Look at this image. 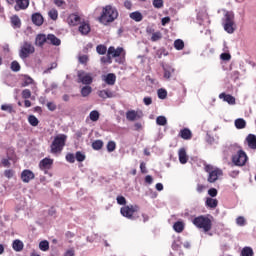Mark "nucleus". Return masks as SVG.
I'll return each mask as SVG.
<instances>
[{
	"label": "nucleus",
	"mask_w": 256,
	"mask_h": 256,
	"mask_svg": "<svg viewBox=\"0 0 256 256\" xmlns=\"http://www.w3.org/2000/svg\"><path fill=\"white\" fill-rule=\"evenodd\" d=\"M92 91H93V88H91V86L89 85H86L81 89V95L82 97H89Z\"/></svg>",
	"instance_id": "obj_33"
},
{
	"label": "nucleus",
	"mask_w": 256,
	"mask_h": 256,
	"mask_svg": "<svg viewBox=\"0 0 256 256\" xmlns=\"http://www.w3.org/2000/svg\"><path fill=\"white\" fill-rule=\"evenodd\" d=\"M192 223L194 226L197 227V229H202L204 233H209L213 227V222L211 221V218L205 215H200L198 217H195L192 220Z\"/></svg>",
	"instance_id": "obj_3"
},
{
	"label": "nucleus",
	"mask_w": 256,
	"mask_h": 256,
	"mask_svg": "<svg viewBox=\"0 0 256 256\" xmlns=\"http://www.w3.org/2000/svg\"><path fill=\"white\" fill-rule=\"evenodd\" d=\"M139 211V206L137 205H127L120 209V213L126 219H133V215Z\"/></svg>",
	"instance_id": "obj_7"
},
{
	"label": "nucleus",
	"mask_w": 256,
	"mask_h": 256,
	"mask_svg": "<svg viewBox=\"0 0 256 256\" xmlns=\"http://www.w3.org/2000/svg\"><path fill=\"white\" fill-rule=\"evenodd\" d=\"M152 5L155 9H163L164 2L163 0H153Z\"/></svg>",
	"instance_id": "obj_45"
},
{
	"label": "nucleus",
	"mask_w": 256,
	"mask_h": 256,
	"mask_svg": "<svg viewBox=\"0 0 256 256\" xmlns=\"http://www.w3.org/2000/svg\"><path fill=\"white\" fill-rule=\"evenodd\" d=\"M47 108L49 109V111H55V109H57V105H55V103L53 102H48Z\"/></svg>",
	"instance_id": "obj_61"
},
{
	"label": "nucleus",
	"mask_w": 256,
	"mask_h": 256,
	"mask_svg": "<svg viewBox=\"0 0 256 256\" xmlns=\"http://www.w3.org/2000/svg\"><path fill=\"white\" fill-rule=\"evenodd\" d=\"M75 159L76 161H78L79 163H83V161H85V153L78 151L75 154Z\"/></svg>",
	"instance_id": "obj_44"
},
{
	"label": "nucleus",
	"mask_w": 256,
	"mask_h": 256,
	"mask_svg": "<svg viewBox=\"0 0 256 256\" xmlns=\"http://www.w3.org/2000/svg\"><path fill=\"white\" fill-rule=\"evenodd\" d=\"M51 167H53V159L44 158L39 163V168L41 169V171H44L45 173H47V171H49Z\"/></svg>",
	"instance_id": "obj_11"
},
{
	"label": "nucleus",
	"mask_w": 256,
	"mask_h": 256,
	"mask_svg": "<svg viewBox=\"0 0 256 256\" xmlns=\"http://www.w3.org/2000/svg\"><path fill=\"white\" fill-rule=\"evenodd\" d=\"M97 95L101 99H113V97H114L113 92H111L109 90H99L97 92Z\"/></svg>",
	"instance_id": "obj_23"
},
{
	"label": "nucleus",
	"mask_w": 256,
	"mask_h": 256,
	"mask_svg": "<svg viewBox=\"0 0 256 256\" xmlns=\"http://www.w3.org/2000/svg\"><path fill=\"white\" fill-rule=\"evenodd\" d=\"M11 23L13 27H21V19H19L18 16H13L11 18Z\"/></svg>",
	"instance_id": "obj_47"
},
{
	"label": "nucleus",
	"mask_w": 256,
	"mask_h": 256,
	"mask_svg": "<svg viewBox=\"0 0 256 256\" xmlns=\"http://www.w3.org/2000/svg\"><path fill=\"white\" fill-rule=\"evenodd\" d=\"M174 47L177 51H182V49L185 47V42H183L181 39H177L174 41Z\"/></svg>",
	"instance_id": "obj_35"
},
{
	"label": "nucleus",
	"mask_w": 256,
	"mask_h": 256,
	"mask_svg": "<svg viewBox=\"0 0 256 256\" xmlns=\"http://www.w3.org/2000/svg\"><path fill=\"white\" fill-rule=\"evenodd\" d=\"M40 251H49V241L44 240L39 243Z\"/></svg>",
	"instance_id": "obj_41"
},
{
	"label": "nucleus",
	"mask_w": 256,
	"mask_h": 256,
	"mask_svg": "<svg viewBox=\"0 0 256 256\" xmlns=\"http://www.w3.org/2000/svg\"><path fill=\"white\" fill-rule=\"evenodd\" d=\"M246 141H247L248 147H250V149H256V135L255 134H249L246 137Z\"/></svg>",
	"instance_id": "obj_24"
},
{
	"label": "nucleus",
	"mask_w": 256,
	"mask_h": 256,
	"mask_svg": "<svg viewBox=\"0 0 256 256\" xmlns=\"http://www.w3.org/2000/svg\"><path fill=\"white\" fill-rule=\"evenodd\" d=\"M101 62L102 63H111V56H109V54H107V56L102 57L101 58Z\"/></svg>",
	"instance_id": "obj_63"
},
{
	"label": "nucleus",
	"mask_w": 256,
	"mask_h": 256,
	"mask_svg": "<svg viewBox=\"0 0 256 256\" xmlns=\"http://www.w3.org/2000/svg\"><path fill=\"white\" fill-rule=\"evenodd\" d=\"M116 201L118 205H127V199L124 196H117Z\"/></svg>",
	"instance_id": "obj_53"
},
{
	"label": "nucleus",
	"mask_w": 256,
	"mask_h": 256,
	"mask_svg": "<svg viewBox=\"0 0 256 256\" xmlns=\"http://www.w3.org/2000/svg\"><path fill=\"white\" fill-rule=\"evenodd\" d=\"M247 154L243 150H239L236 154L232 156V163L237 167H243L247 163Z\"/></svg>",
	"instance_id": "obj_6"
},
{
	"label": "nucleus",
	"mask_w": 256,
	"mask_h": 256,
	"mask_svg": "<svg viewBox=\"0 0 256 256\" xmlns=\"http://www.w3.org/2000/svg\"><path fill=\"white\" fill-rule=\"evenodd\" d=\"M180 137L185 140L191 139V130L184 128L180 131Z\"/></svg>",
	"instance_id": "obj_31"
},
{
	"label": "nucleus",
	"mask_w": 256,
	"mask_h": 256,
	"mask_svg": "<svg viewBox=\"0 0 256 256\" xmlns=\"http://www.w3.org/2000/svg\"><path fill=\"white\" fill-rule=\"evenodd\" d=\"M11 69H12L15 73H17L18 71H21V65H19V62L13 61V62L11 63Z\"/></svg>",
	"instance_id": "obj_49"
},
{
	"label": "nucleus",
	"mask_w": 256,
	"mask_h": 256,
	"mask_svg": "<svg viewBox=\"0 0 256 256\" xmlns=\"http://www.w3.org/2000/svg\"><path fill=\"white\" fill-rule=\"evenodd\" d=\"M50 19H52L53 21H57V18L59 17V12H57V10L52 9L49 11L48 13Z\"/></svg>",
	"instance_id": "obj_46"
},
{
	"label": "nucleus",
	"mask_w": 256,
	"mask_h": 256,
	"mask_svg": "<svg viewBox=\"0 0 256 256\" xmlns=\"http://www.w3.org/2000/svg\"><path fill=\"white\" fill-rule=\"evenodd\" d=\"M32 22L34 25H37V27H41V25H43V16L40 13L33 14Z\"/></svg>",
	"instance_id": "obj_25"
},
{
	"label": "nucleus",
	"mask_w": 256,
	"mask_h": 256,
	"mask_svg": "<svg viewBox=\"0 0 256 256\" xmlns=\"http://www.w3.org/2000/svg\"><path fill=\"white\" fill-rule=\"evenodd\" d=\"M92 148L95 151H99L100 149L103 148V142L101 140H96L92 143Z\"/></svg>",
	"instance_id": "obj_42"
},
{
	"label": "nucleus",
	"mask_w": 256,
	"mask_h": 256,
	"mask_svg": "<svg viewBox=\"0 0 256 256\" xmlns=\"http://www.w3.org/2000/svg\"><path fill=\"white\" fill-rule=\"evenodd\" d=\"M22 99H31V90L24 89L22 91Z\"/></svg>",
	"instance_id": "obj_52"
},
{
	"label": "nucleus",
	"mask_w": 256,
	"mask_h": 256,
	"mask_svg": "<svg viewBox=\"0 0 256 256\" xmlns=\"http://www.w3.org/2000/svg\"><path fill=\"white\" fill-rule=\"evenodd\" d=\"M29 85H32L33 91L37 89V84L35 83V80H33V78H31V76L29 75H24L22 78L21 87H29Z\"/></svg>",
	"instance_id": "obj_12"
},
{
	"label": "nucleus",
	"mask_w": 256,
	"mask_h": 256,
	"mask_svg": "<svg viewBox=\"0 0 256 256\" xmlns=\"http://www.w3.org/2000/svg\"><path fill=\"white\" fill-rule=\"evenodd\" d=\"M234 125L236 129H245L247 127V121H245L243 118H237L234 121Z\"/></svg>",
	"instance_id": "obj_27"
},
{
	"label": "nucleus",
	"mask_w": 256,
	"mask_h": 256,
	"mask_svg": "<svg viewBox=\"0 0 256 256\" xmlns=\"http://www.w3.org/2000/svg\"><path fill=\"white\" fill-rule=\"evenodd\" d=\"M89 61V57L87 55L79 56V63L85 65Z\"/></svg>",
	"instance_id": "obj_58"
},
{
	"label": "nucleus",
	"mask_w": 256,
	"mask_h": 256,
	"mask_svg": "<svg viewBox=\"0 0 256 256\" xmlns=\"http://www.w3.org/2000/svg\"><path fill=\"white\" fill-rule=\"evenodd\" d=\"M96 51L98 55H105L107 53V46L100 44L96 47Z\"/></svg>",
	"instance_id": "obj_43"
},
{
	"label": "nucleus",
	"mask_w": 256,
	"mask_h": 256,
	"mask_svg": "<svg viewBox=\"0 0 256 256\" xmlns=\"http://www.w3.org/2000/svg\"><path fill=\"white\" fill-rule=\"evenodd\" d=\"M208 195H210V197H217V189L215 188H210L208 190Z\"/></svg>",
	"instance_id": "obj_60"
},
{
	"label": "nucleus",
	"mask_w": 256,
	"mask_h": 256,
	"mask_svg": "<svg viewBox=\"0 0 256 256\" xmlns=\"http://www.w3.org/2000/svg\"><path fill=\"white\" fill-rule=\"evenodd\" d=\"M130 19L136 21V23H139L143 21V14H141L139 11L132 12L130 13Z\"/></svg>",
	"instance_id": "obj_28"
},
{
	"label": "nucleus",
	"mask_w": 256,
	"mask_h": 256,
	"mask_svg": "<svg viewBox=\"0 0 256 256\" xmlns=\"http://www.w3.org/2000/svg\"><path fill=\"white\" fill-rule=\"evenodd\" d=\"M205 205L206 207H209L210 209H215V207H217V205H219V201L215 198H206L205 201Z\"/></svg>",
	"instance_id": "obj_26"
},
{
	"label": "nucleus",
	"mask_w": 256,
	"mask_h": 256,
	"mask_svg": "<svg viewBox=\"0 0 256 256\" xmlns=\"http://www.w3.org/2000/svg\"><path fill=\"white\" fill-rule=\"evenodd\" d=\"M21 179L23 183H30L33 181V179H35V173L29 169H25L21 173Z\"/></svg>",
	"instance_id": "obj_10"
},
{
	"label": "nucleus",
	"mask_w": 256,
	"mask_h": 256,
	"mask_svg": "<svg viewBox=\"0 0 256 256\" xmlns=\"http://www.w3.org/2000/svg\"><path fill=\"white\" fill-rule=\"evenodd\" d=\"M4 175H5V177H7V179H11L13 177V175H15V172L11 169L5 170Z\"/></svg>",
	"instance_id": "obj_57"
},
{
	"label": "nucleus",
	"mask_w": 256,
	"mask_h": 256,
	"mask_svg": "<svg viewBox=\"0 0 256 256\" xmlns=\"http://www.w3.org/2000/svg\"><path fill=\"white\" fill-rule=\"evenodd\" d=\"M53 69H57V63H52L50 67H48L46 70L43 71L44 75H47V73H51Z\"/></svg>",
	"instance_id": "obj_55"
},
{
	"label": "nucleus",
	"mask_w": 256,
	"mask_h": 256,
	"mask_svg": "<svg viewBox=\"0 0 256 256\" xmlns=\"http://www.w3.org/2000/svg\"><path fill=\"white\" fill-rule=\"evenodd\" d=\"M54 5H56V7H61L62 9H65L66 2L65 0H54Z\"/></svg>",
	"instance_id": "obj_54"
},
{
	"label": "nucleus",
	"mask_w": 256,
	"mask_h": 256,
	"mask_svg": "<svg viewBox=\"0 0 256 256\" xmlns=\"http://www.w3.org/2000/svg\"><path fill=\"white\" fill-rule=\"evenodd\" d=\"M66 161H68V163H75V154L68 153L66 155Z\"/></svg>",
	"instance_id": "obj_56"
},
{
	"label": "nucleus",
	"mask_w": 256,
	"mask_h": 256,
	"mask_svg": "<svg viewBox=\"0 0 256 256\" xmlns=\"http://www.w3.org/2000/svg\"><path fill=\"white\" fill-rule=\"evenodd\" d=\"M117 144H115L114 141H109L107 144V151L108 153H113V151L116 149Z\"/></svg>",
	"instance_id": "obj_48"
},
{
	"label": "nucleus",
	"mask_w": 256,
	"mask_h": 256,
	"mask_svg": "<svg viewBox=\"0 0 256 256\" xmlns=\"http://www.w3.org/2000/svg\"><path fill=\"white\" fill-rule=\"evenodd\" d=\"M78 83H82L83 85H91L93 83V74L87 73L85 71H78Z\"/></svg>",
	"instance_id": "obj_9"
},
{
	"label": "nucleus",
	"mask_w": 256,
	"mask_h": 256,
	"mask_svg": "<svg viewBox=\"0 0 256 256\" xmlns=\"http://www.w3.org/2000/svg\"><path fill=\"white\" fill-rule=\"evenodd\" d=\"M67 21L69 25L75 27L76 25H79V23H81V17L77 14H70Z\"/></svg>",
	"instance_id": "obj_16"
},
{
	"label": "nucleus",
	"mask_w": 256,
	"mask_h": 256,
	"mask_svg": "<svg viewBox=\"0 0 256 256\" xmlns=\"http://www.w3.org/2000/svg\"><path fill=\"white\" fill-rule=\"evenodd\" d=\"M48 40V36L45 34H38L36 36V40L35 43L36 45H38V47H43V45H45V43H47Z\"/></svg>",
	"instance_id": "obj_20"
},
{
	"label": "nucleus",
	"mask_w": 256,
	"mask_h": 256,
	"mask_svg": "<svg viewBox=\"0 0 256 256\" xmlns=\"http://www.w3.org/2000/svg\"><path fill=\"white\" fill-rule=\"evenodd\" d=\"M222 25L224 31L229 33V35H233L237 30V24L235 23V13L233 11L224 10V16L222 18Z\"/></svg>",
	"instance_id": "obj_2"
},
{
	"label": "nucleus",
	"mask_w": 256,
	"mask_h": 256,
	"mask_svg": "<svg viewBox=\"0 0 256 256\" xmlns=\"http://www.w3.org/2000/svg\"><path fill=\"white\" fill-rule=\"evenodd\" d=\"M1 110L6 111L7 113H15V110L13 109V104H2Z\"/></svg>",
	"instance_id": "obj_36"
},
{
	"label": "nucleus",
	"mask_w": 256,
	"mask_h": 256,
	"mask_svg": "<svg viewBox=\"0 0 256 256\" xmlns=\"http://www.w3.org/2000/svg\"><path fill=\"white\" fill-rule=\"evenodd\" d=\"M102 81H104L106 85H115L117 76L114 73H109L102 76Z\"/></svg>",
	"instance_id": "obj_14"
},
{
	"label": "nucleus",
	"mask_w": 256,
	"mask_h": 256,
	"mask_svg": "<svg viewBox=\"0 0 256 256\" xmlns=\"http://www.w3.org/2000/svg\"><path fill=\"white\" fill-rule=\"evenodd\" d=\"M143 103H144V105L149 106V105H151V103H153V99L151 97H144Z\"/></svg>",
	"instance_id": "obj_62"
},
{
	"label": "nucleus",
	"mask_w": 256,
	"mask_h": 256,
	"mask_svg": "<svg viewBox=\"0 0 256 256\" xmlns=\"http://www.w3.org/2000/svg\"><path fill=\"white\" fill-rule=\"evenodd\" d=\"M28 122L32 125V127H37V125H39V119H37L35 115H30L28 117Z\"/></svg>",
	"instance_id": "obj_40"
},
{
	"label": "nucleus",
	"mask_w": 256,
	"mask_h": 256,
	"mask_svg": "<svg viewBox=\"0 0 256 256\" xmlns=\"http://www.w3.org/2000/svg\"><path fill=\"white\" fill-rule=\"evenodd\" d=\"M35 53V47L29 42H24L21 46L19 57L21 59H27L31 54Z\"/></svg>",
	"instance_id": "obj_8"
},
{
	"label": "nucleus",
	"mask_w": 256,
	"mask_h": 256,
	"mask_svg": "<svg viewBox=\"0 0 256 256\" xmlns=\"http://www.w3.org/2000/svg\"><path fill=\"white\" fill-rule=\"evenodd\" d=\"M123 48L122 47H118L115 49V47L111 46L108 49V55L111 56V58H115V57H121V55H123Z\"/></svg>",
	"instance_id": "obj_13"
},
{
	"label": "nucleus",
	"mask_w": 256,
	"mask_h": 256,
	"mask_svg": "<svg viewBox=\"0 0 256 256\" xmlns=\"http://www.w3.org/2000/svg\"><path fill=\"white\" fill-rule=\"evenodd\" d=\"M64 256H75V250L74 249L67 250Z\"/></svg>",
	"instance_id": "obj_64"
},
{
	"label": "nucleus",
	"mask_w": 256,
	"mask_h": 256,
	"mask_svg": "<svg viewBox=\"0 0 256 256\" xmlns=\"http://www.w3.org/2000/svg\"><path fill=\"white\" fill-rule=\"evenodd\" d=\"M173 229L176 233H183L185 229V223H183L182 221H177L176 223H174Z\"/></svg>",
	"instance_id": "obj_30"
},
{
	"label": "nucleus",
	"mask_w": 256,
	"mask_h": 256,
	"mask_svg": "<svg viewBox=\"0 0 256 256\" xmlns=\"http://www.w3.org/2000/svg\"><path fill=\"white\" fill-rule=\"evenodd\" d=\"M219 99H222L225 103H228V105H235V97H233L230 94H226L225 92L219 94Z\"/></svg>",
	"instance_id": "obj_15"
},
{
	"label": "nucleus",
	"mask_w": 256,
	"mask_h": 256,
	"mask_svg": "<svg viewBox=\"0 0 256 256\" xmlns=\"http://www.w3.org/2000/svg\"><path fill=\"white\" fill-rule=\"evenodd\" d=\"M12 247L14 251H23V242L21 240H14Z\"/></svg>",
	"instance_id": "obj_32"
},
{
	"label": "nucleus",
	"mask_w": 256,
	"mask_h": 256,
	"mask_svg": "<svg viewBox=\"0 0 256 256\" xmlns=\"http://www.w3.org/2000/svg\"><path fill=\"white\" fill-rule=\"evenodd\" d=\"M67 141V135L65 134H59L57 135L50 148H51V153H61L63 151V148L65 147V142Z\"/></svg>",
	"instance_id": "obj_4"
},
{
	"label": "nucleus",
	"mask_w": 256,
	"mask_h": 256,
	"mask_svg": "<svg viewBox=\"0 0 256 256\" xmlns=\"http://www.w3.org/2000/svg\"><path fill=\"white\" fill-rule=\"evenodd\" d=\"M163 71H164V79L169 80L175 73V68L170 65H163Z\"/></svg>",
	"instance_id": "obj_17"
},
{
	"label": "nucleus",
	"mask_w": 256,
	"mask_h": 256,
	"mask_svg": "<svg viewBox=\"0 0 256 256\" xmlns=\"http://www.w3.org/2000/svg\"><path fill=\"white\" fill-rule=\"evenodd\" d=\"M156 123L161 127H165V125H167V118L165 116H158L156 118Z\"/></svg>",
	"instance_id": "obj_39"
},
{
	"label": "nucleus",
	"mask_w": 256,
	"mask_h": 256,
	"mask_svg": "<svg viewBox=\"0 0 256 256\" xmlns=\"http://www.w3.org/2000/svg\"><path fill=\"white\" fill-rule=\"evenodd\" d=\"M236 225L238 227H245L247 225V220L243 216H239L236 218Z\"/></svg>",
	"instance_id": "obj_37"
},
{
	"label": "nucleus",
	"mask_w": 256,
	"mask_h": 256,
	"mask_svg": "<svg viewBox=\"0 0 256 256\" xmlns=\"http://www.w3.org/2000/svg\"><path fill=\"white\" fill-rule=\"evenodd\" d=\"M27 7H29V0H16V11H21V9H27Z\"/></svg>",
	"instance_id": "obj_19"
},
{
	"label": "nucleus",
	"mask_w": 256,
	"mask_h": 256,
	"mask_svg": "<svg viewBox=\"0 0 256 256\" xmlns=\"http://www.w3.org/2000/svg\"><path fill=\"white\" fill-rule=\"evenodd\" d=\"M254 252H253V248L246 246L242 249L241 251V256H253Z\"/></svg>",
	"instance_id": "obj_34"
},
{
	"label": "nucleus",
	"mask_w": 256,
	"mask_h": 256,
	"mask_svg": "<svg viewBox=\"0 0 256 256\" xmlns=\"http://www.w3.org/2000/svg\"><path fill=\"white\" fill-rule=\"evenodd\" d=\"M78 30L81 33V35H88V33H90L91 31V26L87 22H82L80 23Z\"/></svg>",
	"instance_id": "obj_21"
},
{
	"label": "nucleus",
	"mask_w": 256,
	"mask_h": 256,
	"mask_svg": "<svg viewBox=\"0 0 256 256\" xmlns=\"http://www.w3.org/2000/svg\"><path fill=\"white\" fill-rule=\"evenodd\" d=\"M178 157H179V162L182 165H185L187 161H189V157H187V150L185 148H180L178 151Z\"/></svg>",
	"instance_id": "obj_18"
},
{
	"label": "nucleus",
	"mask_w": 256,
	"mask_h": 256,
	"mask_svg": "<svg viewBox=\"0 0 256 256\" xmlns=\"http://www.w3.org/2000/svg\"><path fill=\"white\" fill-rule=\"evenodd\" d=\"M220 59H222V61H229V60H231V54H229V53H222L220 55Z\"/></svg>",
	"instance_id": "obj_59"
},
{
	"label": "nucleus",
	"mask_w": 256,
	"mask_h": 256,
	"mask_svg": "<svg viewBox=\"0 0 256 256\" xmlns=\"http://www.w3.org/2000/svg\"><path fill=\"white\" fill-rule=\"evenodd\" d=\"M158 99H167V90L161 88L158 90Z\"/></svg>",
	"instance_id": "obj_50"
},
{
	"label": "nucleus",
	"mask_w": 256,
	"mask_h": 256,
	"mask_svg": "<svg viewBox=\"0 0 256 256\" xmlns=\"http://www.w3.org/2000/svg\"><path fill=\"white\" fill-rule=\"evenodd\" d=\"M163 35L161 34V32H155L152 34L151 37V41L156 42L159 41L160 39H162Z\"/></svg>",
	"instance_id": "obj_51"
},
{
	"label": "nucleus",
	"mask_w": 256,
	"mask_h": 256,
	"mask_svg": "<svg viewBox=\"0 0 256 256\" xmlns=\"http://www.w3.org/2000/svg\"><path fill=\"white\" fill-rule=\"evenodd\" d=\"M205 172L209 173V176H208L209 183H215V181H217V179H219V177H221V175H223L222 169L213 168V166H211V165L205 166Z\"/></svg>",
	"instance_id": "obj_5"
},
{
	"label": "nucleus",
	"mask_w": 256,
	"mask_h": 256,
	"mask_svg": "<svg viewBox=\"0 0 256 256\" xmlns=\"http://www.w3.org/2000/svg\"><path fill=\"white\" fill-rule=\"evenodd\" d=\"M137 118H139V114H137V111L129 110L126 112V119L128 121H135Z\"/></svg>",
	"instance_id": "obj_29"
},
{
	"label": "nucleus",
	"mask_w": 256,
	"mask_h": 256,
	"mask_svg": "<svg viewBox=\"0 0 256 256\" xmlns=\"http://www.w3.org/2000/svg\"><path fill=\"white\" fill-rule=\"evenodd\" d=\"M117 17H119L117 8L107 5L102 9L99 21L102 23V25H109V23H113Z\"/></svg>",
	"instance_id": "obj_1"
},
{
	"label": "nucleus",
	"mask_w": 256,
	"mask_h": 256,
	"mask_svg": "<svg viewBox=\"0 0 256 256\" xmlns=\"http://www.w3.org/2000/svg\"><path fill=\"white\" fill-rule=\"evenodd\" d=\"M90 121L96 122L99 121V111L93 110L89 114Z\"/></svg>",
	"instance_id": "obj_38"
},
{
	"label": "nucleus",
	"mask_w": 256,
	"mask_h": 256,
	"mask_svg": "<svg viewBox=\"0 0 256 256\" xmlns=\"http://www.w3.org/2000/svg\"><path fill=\"white\" fill-rule=\"evenodd\" d=\"M47 43L49 45H55L56 47H59L61 45V40L57 38L54 34H48V40Z\"/></svg>",
	"instance_id": "obj_22"
}]
</instances>
